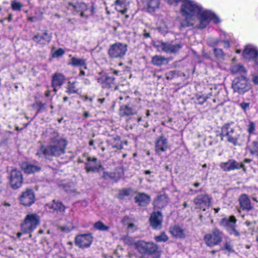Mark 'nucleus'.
Returning <instances> with one entry per match:
<instances>
[{
	"label": "nucleus",
	"mask_w": 258,
	"mask_h": 258,
	"mask_svg": "<svg viewBox=\"0 0 258 258\" xmlns=\"http://www.w3.org/2000/svg\"><path fill=\"white\" fill-rule=\"evenodd\" d=\"M181 6V12L185 17V21L181 23L182 27H188L194 25L193 18L197 16L200 21L199 27L205 28L210 21L214 23L220 22L219 19L211 11L203 10L202 7L194 1L183 0Z\"/></svg>",
	"instance_id": "f257e3e1"
},
{
	"label": "nucleus",
	"mask_w": 258,
	"mask_h": 258,
	"mask_svg": "<svg viewBox=\"0 0 258 258\" xmlns=\"http://www.w3.org/2000/svg\"><path fill=\"white\" fill-rule=\"evenodd\" d=\"M67 141L57 133H54L50 139V144L46 147H42L37 152L39 157L44 155L46 158L59 157L66 153Z\"/></svg>",
	"instance_id": "f03ea898"
},
{
	"label": "nucleus",
	"mask_w": 258,
	"mask_h": 258,
	"mask_svg": "<svg viewBox=\"0 0 258 258\" xmlns=\"http://www.w3.org/2000/svg\"><path fill=\"white\" fill-rule=\"evenodd\" d=\"M222 140L224 139L234 146L241 145L245 141L243 134L229 124H225L221 128Z\"/></svg>",
	"instance_id": "7ed1b4c3"
},
{
	"label": "nucleus",
	"mask_w": 258,
	"mask_h": 258,
	"mask_svg": "<svg viewBox=\"0 0 258 258\" xmlns=\"http://www.w3.org/2000/svg\"><path fill=\"white\" fill-rule=\"evenodd\" d=\"M40 223V218L36 214L27 215L21 224V230L24 233H31Z\"/></svg>",
	"instance_id": "20e7f679"
},
{
	"label": "nucleus",
	"mask_w": 258,
	"mask_h": 258,
	"mask_svg": "<svg viewBox=\"0 0 258 258\" xmlns=\"http://www.w3.org/2000/svg\"><path fill=\"white\" fill-rule=\"evenodd\" d=\"M127 50V48L126 44L117 42L110 46L108 50V54L111 58H121L125 55Z\"/></svg>",
	"instance_id": "39448f33"
},
{
	"label": "nucleus",
	"mask_w": 258,
	"mask_h": 258,
	"mask_svg": "<svg viewBox=\"0 0 258 258\" xmlns=\"http://www.w3.org/2000/svg\"><path fill=\"white\" fill-rule=\"evenodd\" d=\"M223 233L218 228H214L211 233L205 234L204 240L206 244L210 247L218 245L222 240Z\"/></svg>",
	"instance_id": "423d86ee"
},
{
	"label": "nucleus",
	"mask_w": 258,
	"mask_h": 258,
	"mask_svg": "<svg viewBox=\"0 0 258 258\" xmlns=\"http://www.w3.org/2000/svg\"><path fill=\"white\" fill-rule=\"evenodd\" d=\"M232 88L235 92L239 94H243L248 91L251 88L250 84L245 77L241 76L235 78L232 82Z\"/></svg>",
	"instance_id": "0eeeda50"
},
{
	"label": "nucleus",
	"mask_w": 258,
	"mask_h": 258,
	"mask_svg": "<svg viewBox=\"0 0 258 258\" xmlns=\"http://www.w3.org/2000/svg\"><path fill=\"white\" fill-rule=\"evenodd\" d=\"M137 247L139 251L146 254L154 253L157 249V245L153 242H147L144 241H138Z\"/></svg>",
	"instance_id": "6e6552de"
},
{
	"label": "nucleus",
	"mask_w": 258,
	"mask_h": 258,
	"mask_svg": "<svg viewBox=\"0 0 258 258\" xmlns=\"http://www.w3.org/2000/svg\"><path fill=\"white\" fill-rule=\"evenodd\" d=\"M10 185L14 189L20 187L23 183V176L21 171L13 169L11 172Z\"/></svg>",
	"instance_id": "1a4fd4ad"
},
{
	"label": "nucleus",
	"mask_w": 258,
	"mask_h": 258,
	"mask_svg": "<svg viewBox=\"0 0 258 258\" xmlns=\"http://www.w3.org/2000/svg\"><path fill=\"white\" fill-rule=\"evenodd\" d=\"M21 203L25 206H30L35 201V194L31 189H27L20 197Z\"/></svg>",
	"instance_id": "9d476101"
},
{
	"label": "nucleus",
	"mask_w": 258,
	"mask_h": 258,
	"mask_svg": "<svg viewBox=\"0 0 258 258\" xmlns=\"http://www.w3.org/2000/svg\"><path fill=\"white\" fill-rule=\"evenodd\" d=\"M93 238L90 234L77 235L75 238V243L80 248H84L90 246Z\"/></svg>",
	"instance_id": "9b49d317"
},
{
	"label": "nucleus",
	"mask_w": 258,
	"mask_h": 258,
	"mask_svg": "<svg viewBox=\"0 0 258 258\" xmlns=\"http://www.w3.org/2000/svg\"><path fill=\"white\" fill-rule=\"evenodd\" d=\"M194 202L196 208L205 211L206 209L209 207L211 200L207 195H201L194 199Z\"/></svg>",
	"instance_id": "f8f14e48"
},
{
	"label": "nucleus",
	"mask_w": 258,
	"mask_h": 258,
	"mask_svg": "<svg viewBox=\"0 0 258 258\" xmlns=\"http://www.w3.org/2000/svg\"><path fill=\"white\" fill-rule=\"evenodd\" d=\"M242 55L246 59L255 60L258 57V50L254 46L248 45L244 48Z\"/></svg>",
	"instance_id": "ddd939ff"
},
{
	"label": "nucleus",
	"mask_w": 258,
	"mask_h": 258,
	"mask_svg": "<svg viewBox=\"0 0 258 258\" xmlns=\"http://www.w3.org/2000/svg\"><path fill=\"white\" fill-rule=\"evenodd\" d=\"M236 221L235 216H231L229 219L224 220L223 222L230 234L238 236L239 235V233L235 229Z\"/></svg>",
	"instance_id": "4468645a"
},
{
	"label": "nucleus",
	"mask_w": 258,
	"mask_h": 258,
	"mask_svg": "<svg viewBox=\"0 0 258 258\" xmlns=\"http://www.w3.org/2000/svg\"><path fill=\"white\" fill-rule=\"evenodd\" d=\"M85 169L87 173L90 172H95L98 170L101 165L99 162H97V159L95 157L87 158V161L85 163Z\"/></svg>",
	"instance_id": "2eb2a0df"
},
{
	"label": "nucleus",
	"mask_w": 258,
	"mask_h": 258,
	"mask_svg": "<svg viewBox=\"0 0 258 258\" xmlns=\"http://www.w3.org/2000/svg\"><path fill=\"white\" fill-rule=\"evenodd\" d=\"M238 202L242 210L249 211L252 209L250 200L247 195L242 194L238 199Z\"/></svg>",
	"instance_id": "dca6fc26"
},
{
	"label": "nucleus",
	"mask_w": 258,
	"mask_h": 258,
	"mask_svg": "<svg viewBox=\"0 0 258 258\" xmlns=\"http://www.w3.org/2000/svg\"><path fill=\"white\" fill-rule=\"evenodd\" d=\"M51 38V36L48 33V32L47 31H45L42 34L35 35L33 37L32 39L37 44L45 45L50 41Z\"/></svg>",
	"instance_id": "f3484780"
},
{
	"label": "nucleus",
	"mask_w": 258,
	"mask_h": 258,
	"mask_svg": "<svg viewBox=\"0 0 258 258\" xmlns=\"http://www.w3.org/2000/svg\"><path fill=\"white\" fill-rule=\"evenodd\" d=\"M182 47L180 43H162V50L167 53H175L177 52Z\"/></svg>",
	"instance_id": "a211bd4d"
},
{
	"label": "nucleus",
	"mask_w": 258,
	"mask_h": 258,
	"mask_svg": "<svg viewBox=\"0 0 258 258\" xmlns=\"http://www.w3.org/2000/svg\"><path fill=\"white\" fill-rule=\"evenodd\" d=\"M69 5L72 6L77 12L80 13V16L81 17L87 18L88 17V16L85 14V12L88 9V7L85 3L81 2L75 5L70 3Z\"/></svg>",
	"instance_id": "6ab92c4d"
},
{
	"label": "nucleus",
	"mask_w": 258,
	"mask_h": 258,
	"mask_svg": "<svg viewBox=\"0 0 258 258\" xmlns=\"http://www.w3.org/2000/svg\"><path fill=\"white\" fill-rule=\"evenodd\" d=\"M169 231L171 235L175 237L182 239L185 237L184 229L178 225H175L170 227Z\"/></svg>",
	"instance_id": "aec40b11"
},
{
	"label": "nucleus",
	"mask_w": 258,
	"mask_h": 258,
	"mask_svg": "<svg viewBox=\"0 0 258 258\" xmlns=\"http://www.w3.org/2000/svg\"><path fill=\"white\" fill-rule=\"evenodd\" d=\"M135 201L140 206H145L148 205L150 201V197L144 193H138L135 197Z\"/></svg>",
	"instance_id": "412c9836"
},
{
	"label": "nucleus",
	"mask_w": 258,
	"mask_h": 258,
	"mask_svg": "<svg viewBox=\"0 0 258 258\" xmlns=\"http://www.w3.org/2000/svg\"><path fill=\"white\" fill-rule=\"evenodd\" d=\"M64 80V76L60 74H55L53 75L51 85L55 92L57 91L56 88L60 87L63 83Z\"/></svg>",
	"instance_id": "4be33fe9"
},
{
	"label": "nucleus",
	"mask_w": 258,
	"mask_h": 258,
	"mask_svg": "<svg viewBox=\"0 0 258 258\" xmlns=\"http://www.w3.org/2000/svg\"><path fill=\"white\" fill-rule=\"evenodd\" d=\"M161 214L160 212L153 213L150 217V221L151 226L154 229H157L161 223Z\"/></svg>",
	"instance_id": "5701e85b"
},
{
	"label": "nucleus",
	"mask_w": 258,
	"mask_h": 258,
	"mask_svg": "<svg viewBox=\"0 0 258 258\" xmlns=\"http://www.w3.org/2000/svg\"><path fill=\"white\" fill-rule=\"evenodd\" d=\"M128 4V0H116L115 9L122 14H124L127 11Z\"/></svg>",
	"instance_id": "b1692460"
},
{
	"label": "nucleus",
	"mask_w": 258,
	"mask_h": 258,
	"mask_svg": "<svg viewBox=\"0 0 258 258\" xmlns=\"http://www.w3.org/2000/svg\"><path fill=\"white\" fill-rule=\"evenodd\" d=\"M21 167L24 171L28 174L37 172L40 169L39 166L27 162H23L21 165Z\"/></svg>",
	"instance_id": "393cba45"
},
{
	"label": "nucleus",
	"mask_w": 258,
	"mask_h": 258,
	"mask_svg": "<svg viewBox=\"0 0 258 258\" xmlns=\"http://www.w3.org/2000/svg\"><path fill=\"white\" fill-rule=\"evenodd\" d=\"M47 206L49 209L52 210L53 211H56L59 212H63L65 209V206L59 202L53 201L52 203L51 204H47Z\"/></svg>",
	"instance_id": "a878e982"
},
{
	"label": "nucleus",
	"mask_w": 258,
	"mask_h": 258,
	"mask_svg": "<svg viewBox=\"0 0 258 258\" xmlns=\"http://www.w3.org/2000/svg\"><path fill=\"white\" fill-rule=\"evenodd\" d=\"M230 71L232 74L241 75V76L246 73L245 68L241 64L232 66L230 68Z\"/></svg>",
	"instance_id": "bb28decb"
},
{
	"label": "nucleus",
	"mask_w": 258,
	"mask_h": 258,
	"mask_svg": "<svg viewBox=\"0 0 258 258\" xmlns=\"http://www.w3.org/2000/svg\"><path fill=\"white\" fill-rule=\"evenodd\" d=\"M136 111L128 105L121 106L119 114L121 116H128L136 113Z\"/></svg>",
	"instance_id": "cd10ccee"
},
{
	"label": "nucleus",
	"mask_w": 258,
	"mask_h": 258,
	"mask_svg": "<svg viewBox=\"0 0 258 258\" xmlns=\"http://www.w3.org/2000/svg\"><path fill=\"white\" fill-rule=\"evenodd\" d=\"M70 63L74 66L83 67L84 69L87 68L86 60L83 58L72 57Z\"/></svg>",
	"instance_id": "c85d7f7f"
},
{
	"label": "nucleus",
	"mask_w": 258,
	"mask_h": 258,
	"mask_svg": "<svg viewBox=\"0 0 258 258\" xmlns=\"http://www.w3.org/2000/svg\"><path fill=\"white\" fill-rule=\"evenodd\" d=\"M248 148L250 153L258 158V140L252 141Z\"/></svg>",
	"instance_id": "c756f323"
},
{
	"label": "nucleus",
	"mask_w": 258,
	"mask_h": 258,
	"mask_svg": "<svg viewBox=\"0 0 258 258\" xmlns=\"http://www.w3.org/2000/svg\"><path fill=\"white\" fill-rule=\"evenodd\" d=\"M79 89L77 86L76 82H69L67 85V92L70 94L78 93Z\"/></svg>",
	"instance_id": "7c9ffc66"
},
{
	"label": "nucleus",
	"mask_w": 258,
	"mask_h": 258,
	"mask_svg": "<svg viewBox=\"0 0 258 258\" xmlns=\"http://www.w3.org/2000/svg\"><path fill=\"white\" fill-rule=\"evenodd\" d=\"M122 222L124 225L127 226L129 230L133 231L137 228V226L133 223L130 219L128 217L125 216L122 219Z\"/></svg>",
	"instance_id": "2f4dec72"
},
{
	"label": "nucleus",
	"mask_w": 258,
	"mask_h": 258,
	"mask_svg": "<svg viewBox=\"0 0 258 258\" xmlns=\"http://www.w3.org/2000/svg\"><path fill=\"white\" fill-rule=\"evenodd\" d=\"M220 166L224 171L233 170L231 160H229L226 162L221 163Z\"/></svg>",
	"instance_id": "473e14b6"
},
{
	"label": "nucleus",
	"mask_w": 258,
	"mask_h": 258,
	"mask_svg": "<svg viewBox=\"0 0 258 258\" xmlns=\"http://www.w3.org/2000/svg\"><path fill=\"white\" fill-rule=\"evenodd\" d=\"M231 161L233 170L242 168L244 171H246V168L243 163H239L233 159H231Z\"/></svg>",
	"instance_id": "72a5a7b5"
},
{
	"label": "nucleus",
	"mask_w": 258,
	"mask_h": 258,
	"mask_svg": "<svg viewBox=\"0 0 258 258\" xmlns=\"http://www.w3.org/2000/svg\"><path fill=\"white\" fill-rule=\"evenodd\" d=\"M94 227L96 229L101 231H108L109 229V227L106 226L101 221L96 222L94 225Z\"/></svg>",
	"instance_id": "f704fd0d"
},
{
	"label": "nucleus",
	"mask_w": 258,
	"mask_h": 258,
	"mask_svg": "<svg viewBox=\"0 0 258 258\" xmlns=\"http://www.w3.org/2000/svg\"><path fill=\"white\" fill-rule=\"evenodd\" d=\"M159 0H150L148 7L149 9L154 11L156 9L159 8Z\"/></svg>",
	"instance_id": "c9c22d12"
},
{
	"label": "nucleus",
	"mask_w": 258,
	"mask_h": 258,
	"mask_svg": "<svg viewBox=\"0 0 258 258\" xmlns=\"http://www.w3.org/2000/svg\"><path fill=\"white\" fill-rule=\"evenodd\" d=\"M214 52L215 56L218 59H223L224 57V53L222 49L220 48H215Z\"/></svg>",
	"instance_id": "e433bc0d"
},
{
	"label": "nucleus",
	"mask_w": 258,
	"mask_h": 258,
	"mask_svg": "<svg viewBox=\"0 0 258 258\" xmlns=\"http://www.w3.org/2000/svg\"><path fill=\"white\" fill-rule=\"evenodd\" d=\"M114 79L113 78L109 77L107 75L106 81L105 85H104V88H110L112 84L114 83Z\"/></svg>",
	"instance_id": "4c0bfd02"
},
{
	"label": "nucleus",
	"mask_w": 258,
	"mask_h": 258,
	"mask_svg": "<svg viewBox=\"0 0 258 258\" xmlns=\"http://www.w3.org/2000/svg\"><path fill=\"white\" fill-rule=\"evenodd\" d=\"M12 8L15 11H20L21 9L22 5L19 3L13 1L12 2Z\"/></svg>",
	"instance_id": "58836bf2"
},
{
	"label": "nucleus",
	"mask_w": 258,
	"mask_h": 258,
	"mask_svg": "<svg viewBox=\"0 0 258 258\" xmlns=\"http://www.w3.org/2000/svg\"><path fill=\"white\" fill-rule=\"evenodd\" d=\"M107 75L106 74H102L100 77L97 79L98 83L101 84L102 85V88H104V85L105 84V82L106 81Z\"/></svg>",
	"instance_id": "ea45409f"
},
{
	"label": "nucleus",
	"mask_w": 258,
	"mask_h": 258,
	"mask_svg": "<svg viewBox=\"0 0 258 258\" xmlns=\"http://www.w3.org/2000/svg\"><path fill=\"white\" fill-rule=\"evenodd\" d=\"M247 132L249 134H253L255 131V124L254 123L250 121L248 124L247 128Z\"/></svg>",
	"instance_id": "a19ab883"
},
{
	"label": "nucleus",
	"mask_w": 258,
	"mask_h": 258,
	"mask_svg": "<svg viewBox=\"0 0 258 258\" xmlns=\"http://www.w3.org/2000/svg\"><path fill=\"white\" fill-rule=\"evenodd\" d=\"M219 42V40L216 38L210 37L208 39V44L213 46L217 45Z\"/></svg>",
	"instance_id": "79ce46f5"
},
{
	"label": "nucleus",
	"mask_w": 258,
	"mask_h": 258,
	"mask_svg": "<svg viewBox=\"0 0 258 258\" xmlns=\"http://www.w3.org/2000/svg\"><path fill=\"white\" fill-rule=\"evenodd\" d=\"M64 190L70 194H73L76 192V189L74 186H70V185H66L63 187Z\"/></svg>",
	"instance_id": "37998d69"
},
{
	"label": "nucleus",
	"mask_w": 258,
	"mask_h": 258,
	"mask_svg": "<svg viewBox=\"0 0 258 258\" xmlns=\"http://www.w3.org/2000/svg\"><path fill=\"white\" fill-rule=\"evenodd\" d=\"M152 62L154 64L160 66L161 64V57L159 56L156 55L152 58Z\"/></svg>",
	"instance_id": "c03bdc74"
},
{
	"label": "nucleus",
	"mask_w": 258,
	"mask_h": 258,
	"mask_svg": "<svg viewBox=\"0 0 258 258\" xmlns=\"http://www.w3.org/2000/svg\"><path fill=\"white\" fill-rule=\"evenodd\" d=\"M124 242L127 245H132L135 244L137 246V242H135V240L131 237H127L124 239Z\"/></svg>",
	"instance_id": "a18cd8bd"
},
{
	"label": "nucleus",
	"mask_w": 258,
	"mask_h": 258,
	"mask_svg": "<svg viewBox=\"0 0 258 258\" xmlns=\"http://www.w3.org/2000/svg\"><path fill=\"white\" fill-rule=\"evenodd\" d=\"M11 205L8 202H4L1 206V209L4 212L9 211L10 210Z\"/></svg>",
	"instance_id": "49530a36"
},
{
	"label": "nucleus",
	"mask_w": 258,
	"mask_h": 258,
	"mask_svg": "<svg viewBox=\"0 0 258 258\" xmlns=\"http://www.w3.org/2000/svg\"><path fill=\"white\" fill-rule=\"evenodd\" d=\"M64 53V51L62 49L59 48L53 53L52 56L53 57H58L62 55Z\"/></svg>",
	"instance_id": "de8ad7c7"
},
{
	"label": "nucleus",
	"mask_w": 258,
	"mask_h": 258,
	"mask_svg": "<svg viewBox=\"0 0 258 258\" xmlns=\"http://www.w3.org/2000/svg\"><path fill=\"white\" fill-rule=\"evenodd\" d=\"M103 177L105 178H114L115 176V174L113 173H109L107 172L104 171L103 174Z\"/></svg>",
	"instance_id": "09e8293b"
},
{
	"label": "nucleus",
	"mask_w": 258,
	"mask_h": 258,
	"mask_svg": "<svg viewBox=\"0 0 258 258\" xmlns=\"http://www.w3.org/2000/svg\"><path fill=\"white\" fill-rule=\"evenodd\" d=\"M240 106L243 110L245 111L246 109L249 108V103L246 102H242L240 104Z\"/></svg>",
	"instance_id": "8fccbe9b"
},
{
	"label": "nucleus",
	"mask_w": 258,
	"mask_h": 258,
	"mask_svg": "<svg viewBox=\"0 0 258 258\" xmlns=\"http://www.w3.org/2000/svg\"><path fill=\"white\" fill-rule=\"evenodd\" d=\"M224 247L226 249L228 250V251H230L232 250V245L226 242L224 245Z\"/></svg>",
	"instance_id": "3c124183"
},
{
	"label": "nucleus",
	"mask_w": 258,
	"mask_h": 258,
	"mask_svg": "<svg viewBox=\"0 0 258 258\" xmlns=\"http://www.w3.org/2000/svg\"><path fill=\"white\" fill-rule=\"evenodd\" d=\"M159 143H160V140H158L156 143V152L158 153H160V151H161V147H160V146L159 145Z\"/></svg>",
	"instance_id": "603ef678"
},
{
	"label": "nucleus",
	"mask_w": 258,
	"mask_h": 258,
	"mask_svg": "<svg viewBox=\"0 0 258 258\" xmlns=\"http://www.w3.org/2000/svg\"><path fill=\"white\" fill-rule=\"evenodd\" d=\"M224 47H228L229 46V42L228 40H223L222 41Z\"/></svg>",
	"instance_id": "864d4df0"
},
{
	"label": "nucleus",
	"mask_w": 258,
	"mask_h": 258,
	"mask_svg": "<svg viewBox=\"0 0 258 258\" xmlns=\"http://www.w3.org/2000/svg\"><path fill=\"white\" fill-rule=\"evenodd\" d=\"M84 101H86L87 100H89L91 102L93 101V98H89L87 96H85L84 97Z\"/></svg>",
	"instance_id": "5fc2aeb1"
},
{
	"label": "nucleus",
	"mask_w": 258,
	"mask_h": 258,
	"mask_svg": "<svg viewBox=\"0 0 258 258\" xmlns=\"http://www.w3.org/2000/svg\"><path fill=\"white\" fill-rule=\"evenodd\" d=\"M155 239L156 241L160 242L161 241V235L157 236L155 237Z\"/></svg>",
	"instance_id": "6e6d98bb"
},
{
	"label": "nucleus",
	"mask_w": 258,
	"mask_h": 258,
	"mask_svg": "<svg viewBox=\"0 0 258 258\" xmlns=\"http://www.w3.org/2000/svg\"><path fill=\"white\" fill-rule=\"evenodd\" d=\"M167 239V236L162 232V241H166Z\"/></svg>",
	"instance_id": "4d7b16f0"
},
{
	"label": "nucleus",
	"mask_w": 258,
	"mask_h": 258,
	"mask_svg": "<svg viewBox=\"0 0 258 258\" xmlns=\"http://www.w3.org/2000/svg\"><path fill=\"white\" fill-rule=\"evenodd\" d=\"M253 82H254L255 84H258V76H255V77L253 78Z\"/></svg>",
	"instance_id": "13d9d810"
},
{
	"label": "nucleus",
	"mask_w": 258,
	"mask_h": 258,
	"mask_svg": "<svg viewBox=\"0 0 258 258\" xmlns=\"http://www.w3.org/2000/svg\"><path fill=\"white\" fill-rule=\"evenodd\" d=\"M144 36L146 38H148L150 37V34L149 33L146 32L145 31V32L144 33Z\"/></svg>",
	"instance_id": "bf43d9fd"
},
{
	"label": "nucleus",
	"mask_w": 258,
	"mask_h": 258,
	"mask_svg": "<svg viewBox=\"0 0 258 258\" xmlns=\"http://www.w3.org/2000/svg\"><path fill=\"white\" fill-rule=\"evenodd\" d=\"M166 144V140L165 139V140H163L162 139V151H164V148H163V145L164 144Z\"/></svg>",
	"instance_id": "052dcab7"
},
{
	"label": "nucleus",
	"mask_w": 258,
	"mask_h": 258,
	"mask_svg": "<svg viewBox=\"0 0 258 258\" xmlns=\"http://www.w3.org/2000/svg\"><path fill=\"white\" fill-rule=\"evenodd\" d=\"M84 116L85 118H87L89 116V113L87 111H85L84 113Z\"/></svg>",
	"instance_id": "680f3d73"
},
{
	"label": "nucleus",
	"mask_w": 258,
	"mask_h": 258,
	"mask_svg": "<svg viewBox=\"0 0 258 258\" xmlns=\"http://www.w3.org/2000/svg\"><path fill=\"white\" fill-rule=\"evenodd\" d=\"M163 199H165L166 200V203L168 202L167 197L166 195H162V201L163 200Z\"/></svg>",
	"instance_id": "e2e57ef3"
},
{
	"label": "nucleus",
	"mask_w": 258,
	"mask_h": 258,
	"mask_svg": "<svg viewBox=\"0 0 258 258\" xmlns=\"http://www.w3.org/2000/svg\"><path fill=\"white\" fill-rule=\"evenodd\" d=\"M200 98L202 99V102H201V104H202V103H204V102H206V100H207V99H206V98H205V97H202V98L201 97V98Z\"/></svg>",
	"instance_id": "0e129e2a"
},
{
	"label": "nucleus",
	"mask_w": 258,
	"mask_h": 258,
	"mask_svg": "<svg viewBox=\"0 0 258 258\" xmlns=\"http://www.w3.org/2000/svg\"><path fill=\"white\" fill-rule=\"evenodd\" d=\"M98 101L100 103H103L104 101V98H100L98 99Z\"/></svg>",
	"instance_id": "69168bd1"
},
{
	"label": "nucleus",
	"mask_w": 258,
	"mask_h": 258,
	"mask_svg": "<svg viewBox=\"0 0 258 258\" xmlns=\"http://www.w3.org/2000/svg\"><path fill=\"white\" fill-rule=\"evenodd\" d=\"M112 73L115 75H118L119 72L116 70H113Z\"/></svg>",
	"instance_id": "338daca9"
},
{
	"label": "nucleus",
	"mask_w": 258,
	"mask_h": 258,
	"mask_svg": "<svg viewBox=\"0 0 258 258\" xmlns=\"http://www.w3.org/2000/svg\"><path fill=\"white\" fill-rule=\"evenodd\" d=\"M50 95V91H47L45 93V96L46 97H48Z\"/></svg>",
	"instance_id": "774afa93"
}]
</instances>
